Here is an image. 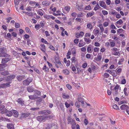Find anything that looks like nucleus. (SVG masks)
Wrapping results in <instances>:
<instances>
[{
    "instance_id": "nucleus-43",
    "label": "nucleus",
    "mask_w": 129,
    "mask_h": 129,
    "mask_svg": "<svg viewBox=\"0 0 129 129\" xmlns=\"http://www.w3.org/2000/svg\"><path fill=\"white\" fill-rule=\"evenodd\" d=\"M72 119V118L70 116H69L68 117L67 120L68 121V124H69L71 123V122Z\"/></svg>"
},
{
    "instance_id": "nucleus-63",
    "label": "nucleus",
    "mask_w": 129,
    "mask_h": 129,
    "mask_svg": "<svg viewBox=\"0 0 129 129\" xmlns=\"http://www.w3.org/2000/svg\"><path fill=\"white\" fill-rule=\"evenodd\" d=\"M109 24V23L108 22H105L103 23V25L105 27H106Z\"/></svg>"
},
{
    "instance_id": "nucleus-1",
    "label": "nucleus",
    "mask_w": 129,
    "mask_h": 129,
    "mask_svg": "<svg viewBox=\"0 0 129 129\" xmlns=\"http://www.w3.org/2000/svg\"><path fill=\"white\" fill-rule=\"evenodd\" d=\"M53 118V116L51 115H47L46 116H40L37 117L38 120L40 122L43 121L44 122L46 120L50 119Z\"/></svg>"
},
{
    "instance_id": "nucleus-22",
    "label": "nucleus",
    "mask_w": 129,
    "mask_h": 129,
    "mask_svg": "<svg viewBox=\"0 0 129 129\" xmlns=\"http://www.w3.org/2000/svg\"><path fill=\"white\" fill-rule=\"evenodd\" d=\"M7 66V64L3 63L0 64V71L3 70L5 67Z\"/></svg>"
},
{
    "instance_id": "nucleus-57",
    "label": "nucleus",
    "mask_w": 129,
    "mask_h": 129,
    "mask_svg": "<svg viewBox=\"0 0 129 129\" xmlns=\"http://www.w3.org/2000/svg\"><path fill=\"white\" fill-rule=\"evenodd\" d=\"M109 75L107 73H105L104 75V78H107L109 77Z\"/></svg>"
},
{
    "instance_id": "nucleus-40",
    "label": "nucleus",
    "mask_w": 129,
    "mask_h": 129,
    "mask_svg": "<svg viewBox=\"0 0 129 129\" xmlns=\"http://www.w3.org/2000/svg\"><path fill=\"white\" fill-rule=\"evenodd\" d=\"M9 74V72L7 71H5L4 72H2L1 73V74L2 75L6 76L8 75Z\"/></svg>"
},
{
    "instance_id": "nucleus-12",
    "label": "nucleus",
    "mask_w": 129,
    "mask_h": 129,
    "mask_svg": "<svg viewBox=\"0 0 129 129\" xmlns=\"http://www.w3.org/2000/svg\"><path fill=\"white\" fill-rule=\"evenodd\" d=\"M106 72L109 73L113 76H115L116 75L115 71L114 70H106Z\"/></svg>"
},
{
    "instance_id": "nucleus-48",
    "label": "nucleus",
    "mask_w": 129,
    "mask_h": 129,
    "mask_svg": "<svg viewBox=\"0 0 129 129\" xmlns=\"http://www.w3.org/2000/svg\"><path fill=\"white\" fill-rule=\"evenodd\" d=\"M41 42L45 44H48V43L47 41L43 38H42L41 40Z\"/></svg>"
},
{
    "instance_id": "nucleus-55",
    "label": "nucleus",
    "mask_w": 129,
    "mask_h": 129,
    "mask_svg": "<svg viewBox=\"0 0 129 129\" xmlns=\"http://www.w3.org/2000/svg\"><path fill=\"white\" fill-rule=\"evenodd\" d=\"M91 48L90 47H88L87 49V52L88 53H91Z\"/></svg>"
},
{
    "instance_id": "nucleus-27",
    "label": "nucleus",
    "mask_w": 129,
    "mask_h": 129,
    "mask_svg": "<svg viewBox=\"0 0 129 129\" xmlns=\"http://www.w3.org/2000/svg\"><path fill=\"white\" fill-rule=\"evenodd\" d=\"M72 63H75L77 62V60L75 57H73L71 59Z\"/></svg>"
},
{
    "instance_id": "nucleus-6",
    "label": "nucleus",
    "mask_w": 129,
    "mask_h": 129,
    "mask_svg": "<svg viewBox=\"0 0 129 129\" xmlns=\"http://www.w3.org/2000/svg\"><path fill=\"white\" fill-rule=\"evenodd\" d=\"M76 7L78 10L79 11H81L83 9V5L82 3H80L76 4Z\"/></svg>"
},
{
    "instance_id": "nucleus-19",
    "label": "nucleus",
    "mask_w": 129,
    "mask_h": 129,
    "mask_svg": "<svg viewBox=\"0 0 129 129\" xmlns=\"http://www.w3.org/2000/svg\"><path fill=\"white\" fill-rule=\"evenodd\" d=\"M93 32L95 36L99 33L100 30L98 28H96L94 29Z\"/></svg>"
},
{
    "instance_id": "nucleus-3",
    "label": "nucleus",
    "mask_w": 129,
    "mask_h": 129,
    "mask_svg": "<svg viewBox=\"0 0 129 129\" xmlns=\"http://www.w3.org/2000/svg\"><path fill=\"white\" fill-rule=\"evenodd\" d=\"M119 49L116 48H113L111 49L112 54L115 56H119L120 55Z\"/></svg>"
},
{
    "instance_id": "nucleus-2",
    "label": "nucleus",
    "mask_w": 129,
    "mask_h": 129,
    "mask_svg": "<svg viewBox=\"0 0 129 129\" xmlns=\"http://www.w3.org/2000/svg\"><path fill=\"white\" fill-rule=\"evenodd\" d=\"M32 78H31L29 77L23 81L22 83L23 85L27 86L32 81Z\"/></svg>"
},
{
    "instance_id": "nucleus-38",
    "label": "nucleus",
    "mask_w": 129,
    "mask_h": 129,
    "mask_svg": "<svg viewBox=\"0 0 129 129\" xmlns=\"http://www.w3.org/2000/svg\"><path fill=\"white\" fill-rule=\"evenodd\" d=\"M71 9V8L70 6H66L64 8V9L67 11L68 13L69 12Z\"/></svg>"
},
{
    "instance_id": "nucleus-13",
    "label": "nucleus",
    "mask_w": 129,
    "mask_h": 129,
    "mask_svg": "<svg viewBox=\"0 0 129 129\" xmlns=\"http://www.w3.org/2000/svg\"><path fill=\"white\" fill-rule=\"evenodd\" d=\"M102 55L101 53H99L98 54L97 56V57H96L95 59L97 61H100L102 59Z\"/></svg>"
},
{
    "instance_id": "nucleus-59",
    "label": "nucleus",
    "mask_w": 129,
    "mask_h": 129,
    "mask_svg": "<svg viewBox=\"0 0 129 129\" xmlns=\"http://www.w3.org/2000/svg\"><path fill=\"white\" fill-rule=\"evenodd\" d=\"M1 110V114H3L5 113V114H6V112L7 109H2Z\"/></svg>"
},
{
    "instance_id": "nucleus-9",
    "label": "nucleus",
    "mask_w": 129,
    "mask_h": 129,
    "mask_svg": "<svg viewBox=\"0 0 129 129\" xmlns=\"http://www.w3.org/2000/svg\"><path fill=\"white\" fill-rule=\"evenodd\" d=\"M55 63L58 64L59 67H63V65L61 63V62L59 60V58L58 57H55Z\"/></svg>"
},
{
    "instance_id": "nucleus-16",
    "label": "nucleus",
    "mask_w": 129,
    "mask_h": 129,
    "mask_svg": "<svg viewBox=\"0 0 129 129\" xmlns=\"http://www.w3.org/2000/svg\"><path fill=\"white\" fill-rule=\"evenodd\" d=\"M84 34L83 31H81L79 33H77L76 34V37L77 38H79L80 37H82Z\"/></svg>"
},
{
    "instance_id": "nucleus-47",
    "label": "nucleus",
    "mask_w": 129,
    "mask_h": 129,
    "mask_svg": "<svg viewBox=\"0 0 129 129\" xmlns=\"http://www.w3.org/2000/svg\"><path fill=\"white\" fill-rule=\"evenodd\" d=\"M77 100L78 101V102L81 103L84 100V99L83 98H81L80 97H78L77 98Z\"/></svg>"
},
{
    "instance_id": "nucleus-51",
    "label": "nucleus",
    "mask_w": 129,
    "mask_h": 129,
    "mask_svg": "<svg viewBox=\"0 0 129 129\" xmlns=\"http://www.w3.org/2000/svg\"><path fill=\"white\" fill-rule=\"evenodd\" d=\"M100 50V48L98 47H95L93 49V51L94 52H98Z\"/></svg>"
},
{
    "instance_id": "nucleus-11",
    "label": "nucleus",
    "mask_w": 129,
    "mask_h": 129,
    "mask_svg": "<svg viewBox=\"0 0 129 129\" xmlns=\"http://www.w3.org/2000/svg\"><path fill=\"white\" fill-rule=\"evenodd\" d=\"M16 101L18 104L21 105V106H24V101L23 100L22 98H20L18 99Z\"/></svg>"
},
{
    "instance_id": "nucleus-8",
    "label": "nucleus",
    "mask_w": 129,
    "mask_h": 129,
    "mask_svg": "<svg viewBox=\"0 0 129 129\" xmlns=\"http://www.w3.org/2000/svg\"><path fill=\"white\" fill-rule=\"evenodd\" d=\"M7 58H5L2 59V63L3 64H5L6 63L10 61L11 59V58L9 57H7Z\"/></svg>"
},
{
    "instance_id": "nucleus-34",
    "label": "nucleus",
    "mask_w": 129,
    "mask_h": 129,
    "mask_svg": "<svg viewBox=\"0 0 129 129\" xmlns=\"http://www.w3.org/2000/svg\"><path fill=\"white\" fill-rule=\"evenodd\" d=\"M84 41L87 44H88L90 43L91 41V40L89 38H84Z\"/></svg>"
},
{
    "instance_id": "nucleus-45",
    "label": "nucleus",
    "mask_w": 129,
    "mask_h": 129,
    "mask_svg": "<svg viewBox=\"0 0 129 129\" xmlns=\"http://www.w3.org/2000/svg\"><path fill=\"white\" fill-rule=\"evenodd\" d=\"M87 27L90 29H91L92 28V26L91 23H89L87 25Z\"/></svg>"
},
{
    "instance_id": "nucleus-62",
    "label": "nucleus",
    "mask_w": 129,
    "mask_h": 129,
    "mask_svg": "<svg viewBox=\"0 0 129 129\" xmlns=\"http://www.w3.org/2000/svg\"><path fill=\"white\" fill-rule=\"evenodd\" d=\"M91 36V34L90 33H86L85 34V37L87 38Z\"/></svg>"
},
{
    "instance_id": "nucleus-26",
    "label": "nucleus",
    "mask_w": 129,
    "mask_h": 129,
    "mask_svg": "<svg viewBox=\"0 0 129 129\" xmlns=\"http://www.w3.org/2000/svg\"><path fill=\"white\" fill-rule=\"evenodd\" d=\"M42 4L44 5L48 6L50 4V2L47 1H44L42 2Z\"/></svg>"
},
{
    "instance_id": "nucleus-32",
    "label": "nucleus",
    "mask_w": 129,
    "mask_h": 129,
    "mask_svg": "<svg viewBox=\"0 0 129 129\" xmlns=\"http://www.w3.org/2000/svg\"><path fill=\"white\" fill-rule=\"evenodd\" d=\"M94 12H88L87 13V17H90L92 16L93 15H94Z\"/></svg>"
},
{
    "instance_id": "nucleus-64",
    "label": "nucleus",
    "mask_w": 129,
    "mask_h": 129,
    "mask_svg": "<svg viewBox=\"0 0 129 129\" xmlns=\"http://www.w3.org/2000/svg\"><path fill=\"white\" fill-rule=\"evenodd\" d=\"M25 29L27 33H29L31 32V31L29 28L28 27H26L25 28Z\"/></svg>"
},
{
    "instance_id": "nucleus-61",
    "label": "nucleus",
    "mask_w": 129,
    "mask_h": 129,
    "mask_svg": "<svg viewBox=\"0 0 129 129\" xmlns=\"http://www.w3.org/2000/svg\"><path fill=\"white\" fill-rule=\"evenodd\" d=\"M124 31V30L122 28H119L117 30V32L119 34L121 33Z\"/></svg>"
},
{
    "instance_id": "nucleus-10",
    "label": "nucleus",
    "mask_w": 129,
    "mask_h": 129,
    "mask_svg": "<svg viewBox=\"0 0 129 129\" xmlns=\"http://www.w3.org/2000/svg\"><path fill=\"white\" fill-rule=\"evenodd\" d=\"M43 16L44 18L47 19H49L51 18L53 20H54L55 18L54 17L52 16L51 15H48L45 14Z\"/></svg>"
},
{
    "instance_id": "nucleus-17",
    "label": "nucleus",
    "mask_w": 129,
    "mask_h": 129,
    "mask_svg": "<svg viewBox=\"0 0 129 129\" xmlns=\"http://www.w3.org/2000/svg\"><path fill=\"white\" fill-rule=\"evenodd\" d=\"M25 76L23 75H18L17 77V79L19 81H21L23 79H24Z\"/></svg>"
},
{
    "instance_id": "nucleus-53",
    "label": "nucleus",
    "mask_w": 129,
    "mask_h": 129,
    "mask_svg": "<svg viewBox=\"0 0 129 129\" xmlns=\"http://www.w3.org/2000/svg\"><path fill=\"white\" fill-rule=\"evenodd\" d=\"M41 28V27L39 24H36L35 26V28L37 30H38Z\"/></svg>"
},
{
    "instance_id": "nucleus-36",
    "label": "nucleus",
    "mask_w": 129,
    "mask_h": 129,
    "mask_svg": "<svg viewBox=\"0 0 129 129\" xmlns=\"http://www.w3.org/2000/svg\"><path fill=\"white\" fill-rule=\"evenodd\" d=\"M62 72L64 74L66 75H68L70 73L69 71L67 69L64 70H63Z\"/></svg>"
},
{
    "instance_id": "nucleus-49",
    "label": "nucleus",
    "mask_w": 129,
    "mask_h": 129,
    "mask_svg": "<svg viewBox=\"0 0 129 129\" xmlns=\"http://www.w3.org/2000/svg\"><path fill=\"white\" fill-rule=\"evenodd\" d=\"M11 83V82H7L6 83H5V86L6 88L7 87H9L10 86V84Z\"/></svg>"
},
{
    "instance_id": "nucleus-50",
    "label": "nucleus",
    "mask_w": 129,
    "mask_h": 129,
    "mask_svg": "<svg viewBox=\"0 0 129 129\" xmlns=\"http://www.w3.org/2000/svg\"><path fill=\"white\" fill-rule=\"evenodd\" d=\"M102 12L103 14L104 15H108V13L107 11L104 10H103Z\"/></svg>"
},
{
    "instance_id": "nucleus-54",
    "label": "nucleus",
    "mask_w": 129,
    "mask_h": 129,
    "mask_svg": "<svg viewBox=\"0 0 129 129\" xmlns=\"http://www.w3.org/2000/svg\"><path fill=\"white\" fill-rule=\"evenodd\" d=\"M60 29L62 30V32H61V35L63 36H64L65 34L63 33V32L64 31L65 29L62 27H60Z\"/></svg>"
},
{
    "instance_id": "nucleus-29",
    "label": "nucleus",
    "mask_w": 129,
    "mask_h": 129,
    "mask_svg": "<svg viewBox=\"0 0 129 129\" xmlns=\"http://www.w3.org/2000/svg\"><path fill=\"white\" fill-rule=\"evenodd\" d=\"M102 9L99 6L98 3H97V5L95 6L94 8V10L95 11H96L97 10Z\"/></svg>"
},
{
    "instance_id": "nucleus-37",
    "label": "nucleus",
    "mask_w": 129,
    "mask_h": 129,
    "mask_svg": "<svg viewBox=\"0 0 129 129\" xmlns=\"http://www.w3.org/2000/svg\"><path fill=\"white\" fill-rule=\"evenodd\" d=\"M76 68L77 71V73H75V74H79L80 72H82L83 71V70L81 69L80 67H76Z\"/></svg>"
},
{
    "instance_id": "nucleus-24",
    "label": "nucleus",
    "mask_w": 129,
    "mask_h": 129,
    "mask_svg": "<svg viewBox=\"0 0 129 129\" xmlns=\"http://www.w3.org/2000/svg\"><path fill=\"white\" fill-rule=\"evenodd\" d=\"M100 28L101 33H103L104 31V29L103 26L101 24H100L99 25L97 26Z\"/></svg>"
},
{
    "instance_id": "nucleus-23",
    "label": "nucleus",
    "mask_w": 129,
    "mask_h": 129,
    "mask_svg": "<svg viewBox=\"0 0 129 129\" xmlns=\"http://www.w3.org/2000/svg\"><path fill=\"white\" fill-rule=\"evenodd\" d=\"M12 112L13 113V116L15 117H18V112L16 110H12Z\"/></svg>"
},
{
    "instance_id": "nucleus-18",
    "label": "nucleus",
    "mask_w": 129,
    "mask_h": 129,
    "mask_svg": "<svg viewBox=\"0 0 129 129\" xmlns=\"http://www.w3.org/2000/svg\"><path fill=\"white\" fill-rule=\"evenodd\" d=\"M40 46L41 47V50H42L43 52L46 55H47L45 51V46L44 45V44H41L40 45Z\"/></svg>"
},
{
    "instance_id": "nucleus-56",
    "label": "nucleus",
    "mask_w": 129,
    "mask_h": 129,
    "mask_svg": "<svg viewBox=\"0 0 129 129\" xmlns=\"http://www.w3.org/2000/svg\"><path fill=\"white\" fill-rule=\"evenodd\" d=\"M122 23L123 21L121 19H119V20H118L116 22L119 25L121 24Z\"/></svg>"
},
{
    "instance_id": "nucleus-21",
    "label": "nucleus",
    "mask_w": 129,
    "mask_h": 129,
    "mask_svg": "<svg viewBox=\"0 0 129 129\" xmlns=\"http://www.w3.org/2000/svg\"><path fill=\"white\" fill-rule=\"evenodd\" d=\"M7 127L10 129H14V127L13 124L12 123H9L7 124Z\"/></svg>"
},
{
    "instance_id": "nucleus-42",
    "label": "nucleus",
    "mask_w": 129,
    "mask_h": 129,
    "mask_svg": "<svg viewBox=\"0 0 129 129\" xmlns=\"http://www.w3.org/2000/svg\"><path fill=\"white\" fill-rule=\"evenodd\" d=\"M26 14L28 16H32L33 15V13L32 12H28L26 13Z\"/></svg>"
},
{
    "instance_id": "nucleus-30",
    "label": "nucleus",
    "mask_w": 129,
    "mask_h": 129,
    "mask_svg": "<svg viewBox=\"0 0 129 129\" xmlns=\"http://www.w3.org/2000/svg\"><path fill=\"white\" fill-rule=\"evenodd\" d=\"M62 97L63 98L65 99H68L70 98L68 94H66L65 93H62Z\"/></svg>"
},
{
    "instance_id": "nucleus-31",
    "label": "nucleus",
    "mask_w": 129,
    "mask_h": 129,
    "mask_svg": "<svg viewBox=\"0 0 129 129\" xmlns=\"http://www.w3.org/2000/svg\"><path fill=\"white\" fill-rule=\"evenodd\" d=\"M29 98L31 100H34L37 98L36 95H30L28 96Z\"/></svg>"
},
{
    "instance_id": "nucleus-4",
    "label": "nucleus",
    "mask_w": 129,
    "mask_h": 129,
    "mask_svg": "<svg viewBox=\"0 0 129 129\" xmlns=\"http://www.w3.org/2000/svg\"><path fill=\"white\" fill-rule=\"evenodd\" d=\"M51 111L48 110H41L39 111L38 113L39 115H48L51 113Z\"/></svg>"
},
{
    "instance_id": "nucleus-58",
    "label": "nucleus",
    "mask_w": 129,
    "mask_h": 129,
    "mask_svg": "<svg viewBox=\"0 0 129 129\" xmlns=\"http://www.w3.org/2000/svg\"><path fill=\"white\" fill-rule=\"evenodd\" d=\"M110 44L111 47H113L115 46V44L114 42L112 41L111 42Z\"/></svg>"
},
{
    "instance_id": "nucleus-60",
    "label": "nucleus",
    "mask_w": 129,
    "mask_h": 129,
    "mask_svg": "<svg viewBox=\"0 0 129 129\" xmlns=\"http://www.w3.org/2000/svg\"><path fill=\"white\" fill-rule=\"evenodd\" d=\"M124 60V59L123 58H121L119 60V61L118 62V64L119 65H120L122 64V62H123Z\"/></svg>"
},
{
    "instance_id": "nucleus-15",
    "label": "nucleus",
    "mask_w": 129,
    "mask_h": 129,
    "mask_svg": "<svg viewBox=\"0 0 129 129\" xmlns=\"http://www.w3.org/2000/svg\"><path fill=\"white\" fill-rule=\"evenodd\" d=\"M100 6L104 9H106L107 7L106 5L105 2L103 1H100L99 2Z\"/></svg>"
},
{
    "instance_id": "nucleus-46",
    "label": "nucleus",
    "mask_w": 129,
    "mask_h": 129,
    "mask_svg": "<svg viewBox=\"0 0 129 129\" xmlns=\"http://www.w3.org/2000/svg\"><path fill=\"white\" fill-rule=\"evenodd\" d=\"M91 7L90 5H88L86 6L85 8L84 9L85 10H90L91 9Z\"/></svg>"
},
{
    "instance_id": "nucleus-14",
    "label": "nucleus",
    "mask_w": 129,
    "mask_h": 129,
    "mask_svg": "<svg viewBox=\"0 0 129 129\" xmlns=\"http://www.w3.org/2000/svg\"><path fill=\"white\" fill-rule=\"evenodd\" d=\"M10 55L5 52L0 53V57H10Z\"/></svg>"
},
{
    "instance_id": "nucleus-33",
    "label": "nucleus",
    "mask_w": 129,
    "mask_h": 129,
    "mask_svg": "<svg viewBox=\"0 0 129 129\" xmlns=\"http://www.w3.org/2000/svg\"><path fill=\"white\" fill-rule=\"evenodd\" d=\"M43 70H44L45 72H49V69L46 66L45 64L44 65Z\"/></svg>"
},
{
    "instance_id": "nucleus-41",
    "label": "nucleus",
    "mask_w": 129,
    "mask_h": 129,
    "mask_svg": "<svg viewBox=\"0 0 129 129\" xmlns=\"http://www.w3.org/2000/svg\"><path fill=\"white\" fill-rule=\"evenodd\" d=\"M75 104L76 106L78 108H79L80 107V104L79 102L76 101Z\"/></svg>"
},
{
    "instance_id": "nucleus-7",
    "label": "nucleus",
    "mask_w": 129,
    "mask_h": 129,
    "mask_svg": "<svg viewBox=\"0 0 129 129\" xmlns=\"http://www.w3.org/2000/svg\"><path fill=\"white\" fill-rule=\"evenodd\" d=\"M15 77V76L14 75H11L9 76H7L5 78V80L6 81H11Z\"/></svg>"
},
{
    "instance_id": "nucleus-25",
    "label": "nucleus",
    "mask_w": 129,
    "mask_h": 129,
    "mask_svg": "<svg viewBox=\"0 0 129 129\" xmlns=\"http://www.w3.org/2000/svg\"><path fill=\"white\" fill-rule=\"evenodd\" d=\"M85 45V43L83 42L82 40H80L78 44L79 46V47H81L84 46Z\"/></svg>"
},
{
    "instance_id": "nucleus-39",
    "label": "nucleus",
    "mask_w": 129,
    "mask_h": 129,
    "mask_svg": "<svg viewBox=\"0 0 129 129\" xmlns=\"http://www.w3.org/2000/svg\"><path fill=\"white\" fill-rule=\"evenodd\" d=\"M53 4L51 5L50 7V9L52 11L55 12L56 11V8L55 7H54L53 8Z\"/></svg>"
},
{
    "instance_id": "nucleus-35",
    "label": "nucleus",
    "mask_w": 129,
    "mask_h": 129,
    "mask_svg": "<svg viewBox=\"0 0 129 129\" xmlns=\"http://www.w3.org/2000/svg\"><path fill=\"white\" fill-rule=\"evenodd\" d=\"M27 90L29 92H32L34 91V88L29 87L27 88Z\"/></svg>"
},
{
    "instance_id": "nucleus-5",
    "label": "nucleus",
    "mask_w": 129,
    "mask_h": 129,
    "mask_svg": "<svg viewBox=\"0 0 129 129\" xmlns=\"http://www.w3.org/2000/svg\"><path fill=\"white\" fill-rule=\"evenodd\" d=\"M30 115V114L28 112L22 113L21 114L20 118L21 119H24L29 116Z\"/></svg>"
},
{
    "instance_id": "nucleus-44",
    "label": "nucleus",
    "mask_w": 129,
    "mask_h": 129,
    "mask_svg": "<svg viewBox=\"0 0 129 129\" xmlns=\"http://www.w3.org/2000/svg\"><path fill=\"white\" fill-rule=\"evenodd\" d=\"M41 11H43L42 9L39 10L37 12V13L41 16H42L43 15V14Z\"/></svg>"
},
{
    "instance_id": "nucleus-52",
    "label": "nucleus",
    "mask_w": 129,
    "mask_h": 129,
    "mask_svg": "<svg viewBox=\"0 0 129 129\" xmlns=\"http://www.w3.org/2000/svg\"><path fill=\"white\" fill-rule=\"evenodd\" d=\"M71 51L72 53L73 54H75L76 53L75 49L74 48L72 49Z\"/></svg>"
},
{
    "instance_id": "nucleus-28",
    "label": "nucleus",
    "mask_w": 129,
    "mask_h": 129,
    "mask_svg": "<svg viewBox=\"0 0 129 129\" xmlns=\"http://www.w3.org/2000/svg\"><path fill=\"white\" fill-rule=\"evenodd\" d=\"M128 107V106L126 105L123 104L121 106L120 108L121 110H124L127 109Z\"/></svg>"
},
{
    "instance_id": "nucleus-20",
    "label": "nucleus",
    "mask_w": 129,
    "mask_h": 129,
    "mask_svg": "<svg viewBox=\"0 0 129 129\" xmlns=\"http://www.w3.org/2000/svg\"><path fill=\"white\" fill-rule=\"evenodd\" d=\"M13 114V112L12 110L11 111H8L7 109L6 112V115L9 117L11 116Z\"/></svg>"
}]
</instances>
